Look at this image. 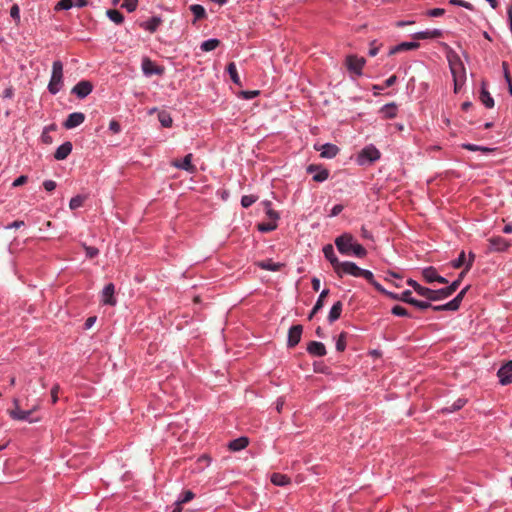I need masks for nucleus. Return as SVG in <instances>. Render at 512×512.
Returning <instances> with one entry per match:
<instances>
[{
    "mask_svg": "<svg viewBox=\"0 0 512 512\" xmlns=\"http://www.w3.org/2000/svg\"><path fill=\"white\" fill-rule=\"evenodd\" d=\"M308 173H315L313 175V180L316 182H323L328 179L329 177V171L327 169H321L319 166L316 165H309L307 168Z\"/></svg>",
    "mask_w": 512,
    "mask_h": 512,
    "instance_id": "f3484780",
    "label": "nucleus"
},
{
    "mask_svg": "<svg viewBox=\"0 0 512 512\" xmlns=\"http://www.w3.org/2000/svg\"><path fill=\"white\" fill-rule=\"evenodd\" d=\"M419 46H420V44L418 42H403V43H400V44L396 45L395 47H393L390 50V54L393 55V54L407 51V50H415V49L419 48Z\"/></svg>",
    "mask_w": 512,
    "mask_h": 512,
    "instance_id": "393cba45",
    "label": "nucleus"
},
{
    "mask_svg": "<svg viewBox=\"0 0 512 512\" xmlns=\"http://www.w3.org/2000/svg\"><path fill=\"white\" fill-rule=\"evenodd\" d=\"M263 205L265 206V212L266 215L271 222L277 223V220L279 219V214L275 210L271 208V202L270 201H264Z\"/></svg>",
    "mask_w": 512,
    "mask_h": 512,
    "instance_id": "f704fd0d",
    "label": "nucleus"
},
{
    "mask_svg": "<svg viewBox=\"0 0 512 512\" xmlns=\"http://www.w3.org/2000/svg\"><path fill=\"white\" fill-rule=\"evenodd\" d=\"M411 291L405 290L401 293L400 301L406 302L408 304H411L421 310L428 309L429 307H432L431 303L425 302V301H419L411 297Z\"/></svg>",
    "mask_w": 512,
    "mask_h": 512,
    "instance_id": "9d476101",
    "label": "nucleus"
},
{
    "mask_svg": "<svg viewBox=\"0 0 512 512\" xmlns=\"http://www.w3.org/2000/svg\"><path fill=\"white\" fill-rule=\"evenodd\" d=\"M219 44H220V41L218 39H209V40L204 41L201 44V50L205 51V52H209V51L216 49L219 46Z\"/></svg>",
    "mask_w": 512,
    "mask_h": 512,
    "instance_id": "4c0bfd02",
    "label": "nucleus"
},
{
    "mask_svg": "<svg viewBox=\"0 0 512 512\" xmlns=\"http://www.w3.org/2000/svg\"><path fill=\"white\" fill-rule=\"evenodd\" d=\"M138 0H125L121 6L126 8L129 12H132L137 7Z\"/></svg>",
    "mask_w": 512,
    "mask_h": 512,
    "instance_id": "5fc2aeb1",
    "label": "nucleus"
},
{
    "mask_svg": "<svg viewBox=\"0 0 512 512\" xmlns=\"http://www.w3.org/2000/svg\"><path fill=\"white\" fill-rule=\"evenodd\" d=\"M162 20L159 17H152L150 20H148L145 24L142 26L148 30L149 32L153 33L157 30L159 25L161 24Z\"/></svg>",
    "mask_w": 512,
    "mask_h": 512,
    "instance_id": "e433bc0d",
    "label": "nucleus"
},
{
    "mask_svg": "<svg viewBox=\"0 0 512 512\" xmlns=\"http://www.w3.org/2000/svg\"><path fill=\"white\" fill-rule=\"evenodd\" d=\"M346 336L347 334L345 332H342L337 341H336V350L339 352H343L346 348Z\"/></svg>",
    "mask_w": 512,
    "mask_h": 512,
    "instance_id": "a18cd8bd",
    "label": "nucleus"
},
{
    "mask_svg": "<svg viewBox=\"0 0 512 512\" xmlns=\"http://www.w3.org/2000/svg\"><path fill=\"white\" fill-rule=\"evenodd\" d=\"M13 403L15 405L14 410H10L9 414L10 416L15 420H26L28 419L29 415L32 413V410L29 411H22L19 407V400L14 399Z\"/></svg>",
    "mask_w": 512,
    "mask_h": 512,
    "instance_id": "aec40b11",
    "label": "nucleus"
},
{
    "mask_svg": "<svg viewBox=\"0 0 512 512\" xmlns=\"http://www.w3.org/2000/svg\"><path fill=\"white\" fill-rule=\"evenodd\" d=\"M63 86V63L56 60L52 65V74L48 84V90L51 94H57Z\"/></svg>",
    "mask_w": 512,
    "mask_h": 512,
    "instance_id": "f03ea898",
    "label": "nucleus"
},
{
    "mask_svg": "<svg viewBox=\"0 0 512 512\" xmlns=\"http://www.w3.org/2000/svg\"><path fill=\"white\" fill-rule=\"evenodd\" d=\"M360 267H358L355 263L350 261L341 262L335 273L338 277L342 278L344 274H349L354 277H359Z\"/></svg>",
    "mask_w": 512,
    "mask_h": 512,
    "instance_id": "423d86ee",
    "label": "nucleus"
},
{
    "mask_svg": "<svg viewBox=\"0 0 512 512\" xmlns=\"http://www.w3.org/2000/svg\"><path fill=\"white\" fill-rule=\"evenodd\" d=\"M115 287L112 283L106 285L102 291V302L107 305H115L116 300L114 298Z\"/></svg>",
    "mask_w": 512,
    "mask_h": 512,
    "instance_id": "6ab92c4d",
    "label": "nucleus"
},
{
    "mask_svg": "<svg viewBox=\"0 0 512 512\" xmlns=\"http://www.w3.org/2000/svg\"><path fill=\"white\" fill-rule=\"evenodd\" d=\"M83 247L86 251V256L88 258H94L99 254V250L96 247L87 246L85 244L83 245Z\"/></svg>",
    "mask_w": 512,
    "mask_h": 512,
    "instance_id": "6e6d98bb",
    "label": "nucleus"
},
{
    "mask_svg": "<svg viewBox=\"0 0 512 512\" xmlns=\"http://www.w3.org/2000/svg\"><path fill=\"white\" fill-rule=\"evenodd\" d=\"M73 6V0H60L55 6V10H68Z\"/></svg>",
    "mask_w": 512,
    "mask_h": 512,
    "instance_id": "8fccbe9b",
    "label": "nucleus"
},
{
    "mask_svg": "<svg viewBox=\"0 0 512 512\" xmlns=\"http://www.w3.org/2000/svg\"><path fill=\"white\" fill-rule=\"evenodd\" d=\"M466 263V256H465V252L464 251H461V253L459 254L458 258L455 259L454 261H452L451 265L453 268L455 269H459L460 267H462L464 264Z\"/></svg>",
    "mask_w": 512,
    "mask_h": 512,
    "instance_id": "09e8293b",
    "label": "nucleus"
},
{
    "mask_svg": "<svg viewBox=\"0 0 512 512\" xmlns=\"http://www.w3.org/2000/svg\"><path fill=\"white\" fill-rule=\"evenodd\" d=\"M72 151V143L67 141L60 145L55 151L54 158L56 160L66 159Z\"/></svg>",
    "mask_w": 512,
    "mask_h": 512,
    "instance_id": "412c9836",
    "label": "nucleus"
},
{
    "mask_svg": "<svg viewBox=\"0 0 512 512\" xmlns=\"http://www.w3.org/2000/svg\"><path fill=\"white\" fill-rule=\"evenodd\" d=\"M271 482L276 486H285L290 482V479L285 474L273 473L271 475Z\"/></svg>",
    "mask_w": 512,
    "mask_h": 512,
    "instance_id": "c756f323",
    "label": "nucleus"
},
{
    "mask_svg": "<svg viewBox=\"0 0 512 512\" xmlns=\"http://www.w3.org/2000/svg\"><path fill=\"white\" fill-rule=\"evenodd\" d=\"M475 259V254L472 252L469 253V260L465 264V269L458 275V278L453 281L450 286L446 288H441L438 290H432L430 288L421 286L418 282H416L413 279H408L407 284L411 286L420 296L427 298L431 301H438L445 298H448L451 296L460 286L463 278L465 277L466 273L470 270V268L473 265V261Z\"/></svg>",
    "mask_w": 512,
    "mask_h": 512,
    "instance_id": "f257e3e1",
    "label": "nucleus"
},
{
    "mask_svg": "<svg viewBox=\"0 0 512 512\" xmlns=\"http://www.w3.org/2000/svg\"><path fill=\"white\" fill-rule=\"evenodd\" d=\"M227 72L229 73L230 78L233 81V83L240 86L241 81H240V77L238 75L237 68H236V65L234 62H230L227 65Z\"/></svg>",
    "mask_w": 512,
    "mask_h": 512,
    "instance_id": "72a5a7b5",
    "label": "nucleus"
},
{
    "mask_svg": "<svg viewBox=\"0 0 512 512\" xmlns=\"http://www.w3.org/2000/svg\"><path fill=\"white\" fill-rule=\"evenodd\" d=\"M142 70L145 75H161L164 72L162 67L156 66L149 58L143 60Z\"/></svg>",
    "mask_w": 512,
    "mask_h": 512,
    "instance_id": "dca6fc26",
    "label": "nucleus"
},
{
    "mask_svg": "<svg viewBox=\"0 0 512 512\" xmlns=\"http://www.w3.org/2000/svg\"><path fill=\"white\" fill-rule=\"evenodd\" d=\"M158 119L163 127H171L172 126L173 120L168 112H166V111L159 112Z\"/></svg>",
    "mask_w": 512,
    "mask_h": 512,
    "instance_id": "58836bf2",
    "label": "nucleus"
},
{
    "mask_svg": "<svg viewBox=\"0 0 512 512\" xmlns=\"http://www.w3.org/2000/svg\"><path fill=\"white\" fill-rule=\"evenodd\" d=\"M328 295H329V290H328V289H324V290L320 293V295H319V297H318V299H317V301H316V303H315V305H314V312H318V311H320V310L323 308V306H324V300H325V298H326Z\"/></svg>",
    "mask_w": 512,
    "mask_h": 512,
    "instance_id": "a19ab883",
    "label": "nucleus"
},
{
    "mask_svg": "<svg viewBox=\"0 0 512 512\" xmlns=\"http://www.w3.org/2000/svg\"><path fill=\"white\" fill-rule=\"evenodd\" d=\"M10 16L15 20L18 24L20 22V8L18 4H13L10 9Z\"/></svg>",
    "mask_w": 512,
    "mask_h": 512,
    "instance_id": "864d4df0",
    "label": "nucleus"
},
{
    "mask_svg": "<svg viewBox=\"0 0 512 512\" xmlns=\"http://www.w3.org/2000/svg\"><path fill=\"white\" fill-rule=\"evenodd\" d=\"M448 61L453 76H465V68L456 53L449 54Z\"/></svg>",
    "mask_w": 512,
    "mask_h": 512,
    "instance_id": "6e6552de",
    "label": "nucleus"
},
{
    "mask_svg": "<svg viewBox=\"0 0 512 512\" xmlns=\"http://www.w3.org/2000/svg\"><path fill=\"white\" fill-rule=\"evenodd\" d=\"M314 148L315 150L321 152V157L328 159L334 158L339 153L340 150L338 146L331 143H326L322 145L315 144Z\"/></svg>",
    "mask_w": 512,
    "mask_h": 512,
    "instance_id": "1a4fd4ad",
    "label": "nucleus"
},
{
    "mask_svg": "<svg viewBox=\"0 0 512 512\" xmlns=\"http://www.w3.org/2000/svg\"><path fill=\"white\" fill-rule=\"evenodd\" d=\"M422 276L426 282L432 283V282L436 281V278L438 277V273H437L436 268L430 266V267L423 269Z\"/></svg>",
    "mask_w": 512,
    "mask_h": 512,
    "instance_id": "7c9ffc66",
    "label": "nucleus"
},
{
    "mask_svg": "<svg viewBox=\"0 0 512 512\" xmlns=\"http://www.w3.org/2000/svg\"><path fill=\"white\" fill-rule=\"evenodd\" d=\"M445 13V10L442 9V8H433V9H430L426 12V15H428L429 17H440L442 15H444Z\"/></svg>",
    "mask_w": 512,
    "mask_h": 512,
    "instance_id": "4d7b16f0",
    "label": "nucleus"
},
{
    "mask_svg": "<svg viewBox=\"0 0 512 512\" xmlns=\"http://www.w3.org/2000/svg\"><path fill=\"white\" fill-rule=\"evenodd\" d=\"M307 351L310 355L317 356V357L325 356L327 353L325 345L323 343L317 342V341H311L307 345Z\"/></svg>",
    "mask_w": 512,
    "mask_h": 512,
    "instance_id": "a211bd4d",
    "label": "nucleus"
},
{
    "mask_svg": "<svg viewBox=\"0 0 512 512\" xmlns=\"http://www.w3.org/2000/svg\"><path fill=\"white\" fill-rule=\"evenodd\" d=\"M454 78V91L457 93L458 90L461 88V86L464 83L465 76H453Z\"/></svg>",
    "mask_w": 512,
    "mask_h": 512,
    "instance_id": "13d9d810",
    "label": "nucleus"
},
{
    "mask_svg": "<svg viewBox=\"0 0 512 512\" xmlns=\"http://www.w3.org/2000/svg\"><path fill=\"white\" fill-rule=\"evenodd\" d=\"M359 277H363L366 279L371 285L375 287V289L379 292H385V289L374 279V275L369 270L360 269Z\"/></svg>",
    "mask_w": 512,
    "mask_h": 512,
    "instance_id": "a878e982",
    "label": "nucleus"
},
{
    "mask_svg": "<svg viewBox=\"0 0 512 512\" xmlns=\"http://www.w3.org/2000/svg\"><path fill=\"white\" fill-rule=\"evenodd\" d=\"M366 63V60L363 57H358L356 55H348L345 59V66L348 71L356 76L362 75V69Z\"/></svg>",
    "mask_w": 512,
    "mask_h": 512,
    "instance_id": "7ed1b4c3",
    "label": "nucleus"
},
{
    "mask_svg": "<svg viewBox=\"0 0 512 512\" xmlns=\"http://www.w3.org/2000/svg\"><path fill=\"white\" fill-rule=\"evenodd\" d=\"M351 252H353L357 257L363 258L366 256L367 251L366 249L359 243H354V245L351 248Z\"/></svg>",
    "mask_w": 512,
    "mask_h": 512,
    "instance_id": "c03bdc74",
    "label": "nucleus"
},
{
    "mask_svg": "<svg viewBox=\"0 0 512 512\" xmlns=\"http://www.w3.org/2000/svg\"><path fill=\"white\" fill-rule=\"evenodd\" d=\"M449 3L451 5H454V6L464 7L466 9H468V10H471V11L474 10L473 4H471L470 2L464 1V0H449Z\"/></svg>",
    "mask_w": 512,
    "mask_h": 512,
    "instance_id": "3c124183",
    "label": "nucleus"
},
{
    "mask_svg": "<svg viewBox=\"0 0 512 512\" xmlns=\"http://www.w3.org/2000/svg\"><path fill=\"white\" fill-rule=\"evenodd\" d=\"M27 181H28V177L25 175H21L17 179L14 180V182L12 183V186L19 187V186L24 185Z\"/></svg>",
    "mask_w": 512,
    "mask_h": 512,
    "instance_id": "e2e57ef3",
    "label": "nucleus"
},
{
    "mask_svg": "<svg viewBox=\"0 0 512 512\" xmlns=\"http://www.w3.org/2000/svg\"><path fill=\"white\" fill-rule=\"evenodd\" d=\"M261 269L268 270V271H279L283 264L275 263L271 259L262 260L258 262L257 264Z\"/></svg>",
    "mask_w": 512,
    "mask_h": 512,
    "instance_id": "c85d7f7f",
    "label": "nucleus"
},
{
    "mask_svg": "<svg viewBox=\"0 0 512 512\" xmlns=\"http://www.w3.org/2000/svg\"><path fill=\"white\" fill-rule=\"evenodd\" d=\"M465 403H466V400L458 399L453 403L452 407L450 409H448V411L453 412V411L459 410L465 405Z\"/></svg>",
    "mask_w": 512,
    "mask_h": 512,
    "instance_id": "680f3d73",
    "label": "nucleus"
},
{
    "mask_svg": "<svg viewBox=\"0 0 512 512\" xmlns=\"http://www.w3.org/2000/svg\"><path fill=\"white\" fill-rule=\"evenodd\" d=\"M303 332L302 325H293L288 332V347H295L301 340Z\"/></svg>",
    "mask_w": 512,
    "mask_h": 512,
    "instance_id": "2eb2a0df",
    "label": "nucleus"
},
{
    "mask_svg": "<svg viewBox=\"0 0 512 512\" xmlns=\"http://www.w3.org/2000/svg\"><path fill=\"white\" fill-rule=\"evenodd\" d=\"M83 203H84V197L77 195L70 200L69 207H70V209L75 210V209L81 207L83 205Z\"/></svg>",
    "mask_w": 512,
    "mask_h": 512,
    "instance_id": "49530a36",
    "label": "nucleus"
},
{
    "mask_svg": "<svg viewBox=\"0 0 512 512\" xmlns=\"http://www.w3.org/2000/svg\"><path fill=\"white\" fill-rule=\"evenodd\" d=\"M500 383L507 385L512 383V360L504 364L497 373Z\"/></svg>",
    "mask_w": 512,
    "mask_h": 512,
    "instance_id": "4468645a",
    "label": "nucleus"
},
{
    "mask_svg": "<svg viewBox=\"0 0 512 512\" xmlns=\"http://www.w3.org/2000/svg\"><path fill=\"white\" fill-rule=\"evenodd\" d=\"M43 186H44L45 190L50 192L56 188V182L53 180H46V181H44Z\"/></svg>",
    "mask_w": 512,
    "mask_h": 512,
    "instance_id": "338daca9",
    "label": "nucleus"
},
{
    "mask_svg": "<svg viewBox=\"0 0 512 512\" xmlns=\"http://www.w3.org/2000/svg\"><path fill=\"white\" fill-rule=\"evenodd\" d=\"M190 10L195 17L193 23H195L199 19L205 18L206 16V11L204 7L199 4L191 5Z\"/></svg>",
    "mask_w": 512,
    "mask_h": 512,
    "instance_id": "473e14b6",
    "label": "nucleus"
},
{
    "mask_svg": "<svg viewBox=\"0 0 512 512\" xmlns=\"http://www.w3.org/2000/svg\"><path fill=\"white\" fill-rule=\"evenodd\" d=\"M342 310L343 304L341 301L334 303L327 317L329 323H334L336 320H338L341 316Z\"/></svg>",
    "mask_w": 512,
    "mask_h": 512,
    "instance_id": "b1692460",
    "label": "nucleus"
},
{
    "mask_svg": "<svg viewBox=\"0 0 512 512\" xmlns=\"http://www.w3.org/2000/svg\"><path fill=\"white\" fill-rule=\"evenodd\" d=\"M92 89L93 85L90 81L82 80L73 87L72 93L82 99L88 96L92 92Z\"/></svg>",
    "mask_w": 512,
    "mask_h": 512,
    "instance_id": "9b49d317",
    "label": "nucleus"
},
{
    "mask_svg": "<svg viewBox=\"0 0 512 512\" xmlns=\"http://www.w3.org/2000/svg\"><path fill=\"white\" fill-rule=\"evenodd\" d=\"M462 148L469 150V151H481L483 153H490L495 150L493 148L478 146V145L469 144V143L462 144Z\"/></svg>",
    "mask_w": 512,
    "mask_h": 512,
    "instance_id": "ea45409f",
    "label": "nucleus"
},
{
    "mask_svg": "<svg viewBox=\"0 0 512 512\" xmlns=\"http://www.w3.org/2000/svg\"><path fill=\"white\" fill-rule=\"evenodd\" d=\"M443 33L439 29L427 30L417 32L413 35L414 39L423 40V39H434L442 37Z\"/></svg>",
    "mask_w": 512,
    "mask_h": 512,
    "instance_id": "5701e85b",
    "label": "nucleus"
},
{
    "mask_svg": "<svg viewBox=\"0 0 512 512\" xmlns=\"http://www.w3.org/2000/svg\"><path fill=\"white\" fill-rule=\"evenodd\" d=\"M85 121V114L82 112H74L68 115L67 119L63 123L66 129H73L81 125Z\"/></svg>",
    "mask_w": 512,
    "mask_h": 512,
    "instance_id": "ddd939ff",
    "label": "nucleus"
},
{
    "mask_svg": "<svg viewBox=\"0 0 512 512\" xmlns=\"http://www.w3.org/2000/svg\"><path fill=\"white\" fill-rule=\"evenodd\" d=\"M192 154H187L183 160L175 159L172 161V165L178 169L185 170L189 173H194L196 171V166L192 164Z\"/></svg>",
    "mask_w": 512,
    "mask_h": 512,
    "instance_id": "f8f14e48",
    "label": "nucleus"
},
{
    "mask_svg": "<svg viewBox=\"0 0 512 512\" xmlns=\"http://www.w3.org/2000/svg\"><path fill=\"white\" fill-rule=\"evenodd\" d=\"M396 80H397V76L396 75H392L387 80H385L384 86H381V87L375 86L374 88L375 89H384L385 87H390V86L395 84Z\"/></svg>",
    "mask_w": 512,
    "mask_h": 512,
    "instance_id": "bf43d9fd",
    "label": "nucleus"
},
{
    "mask_svg": "<svg viewBox=\"0 0 512 512\" xmlns=\"http://www.w3.org/2000/svg\"><path fill=\"white\" fill-rule=\"evenodd\" d=\"M106 15L112 22H114L117 25L122 24V22L124 21L123 14L116 9L107 10Z\"/></svg>",
    "mask_w": 512,
    "mask_h": 512,
    "instance_id": "2f4dec72",
    "label": "nucleus"
},
{
    "mask_svg": "<svg viewBox=\"0 0 512 512\" xmlns=\"http://www.w3.org/2000/svg\"><path fill=\"white\" fill-rule=\"evenodd\" d=\"M469 290V286H466L465 288H463L458 294L457 296L452 299L453 301H457V306L460 307V304L466 294V292Z\"/></svg>",
    "mask_w": 512,
    "mask_h": 512,
    "instance_id": "052dcab7",
    "label": "nucleus"
},
{
    "mask_svg": "<svg viewBox=\"0 0 512 512\" xmlns=\"http://www.w3.org/2000/svg\"><path fill=\"white\" fill-rule=\"evenodd\" d=\"M488 243V250L490 252H504L511 246L510 241L501 236H493L489 238Z\"/></svg>",
    "mask_w": 512,
    "mask_h": 512,
    "instance_id": "39448f33",
    "label": "nucleus"
},
{
    "mask_svg": "<svg viewBox=\"0 0 512 512\" xmlns=\"http://www.w3.org/2000/svg\"><path fill=\"white\" fill-rule=\"evenodd\" d=\"M397 107L395 104H387L381 109V113L383 114L384 118L386 119H392L396 116Z\"/></svg>",
    "mask_w": 512,
    "mask_h": 512,
    "instance_id": "c9c22d12",
    "label": "nucleus"
},
{
    "mask_svg": "<svg viewBox=\"0 0 512 512\" xmlns=\"http://www.w3.org/2000/svg\"><path fill=\"white\" fill-rule=\"evenodd\" d=\"M60 390V387L58 384H55L52 389H51V399H52V403H56L57 400H58V392Z\"/></svg>",
    "mask_w": 512,
    "mask_h": 512,
    "instance_id": "69168bd1",
    "label": "nucleus"
},
{
    "mask_svg": "<svg viewBox=\"0 0 512 512\" xmlns=\"http://www.w3.org/2000/svg\"><path fill=\"white\" fill-rule=\"evenodd\" d=\"M277 228V223L275 222H262L258 224V230L261 232H271Z\"/></svg>",
    "mask_w": 512,
    "mask_h": 512,
    "instance_id": "79ce46f5",
    "label": "nucleus"
},
{
    "mask_svg": "<svg viewBox=\"0 0 512 512\" xmlns=\"http://www.w3.org/2000/svg\"><path fill=\"white\" fill-rule=\"evenodd\" d=\"M354 243L355 242L353 241V236L351 234H343L335 240V245L338 251L345 255L351 253V248Z\"/></svg>",
    "mask_w": 512,
    "mask_h": 512,
    "instance_id": "20e7f679",
    "label": "nucleus"
},
{
    "mask_svg": "<svg viewBox=\"0 0 512 512\" xmlns=\"http://www.w3.org/2000/svg\"><path fill=\"white\" fill-rule=\"evenodd\" d=\"M380 152L379 150L370 145L362 149V151L359 153V160L361 164H364L365 161L372 163L380 158Z\"/></svg>",
    "mask_w": 512,
    "mask_h": 512,
    "instance_id": "0eeeda50",
    "label": "nucleus"
},
{
    "mask_svg": "<svg viewBox=\"0 0 512 512\" xmlns=\"http://www.w3.org/2000/svg\"><path fill=\"white\" fill-rule=\"evenodd\" d=\"M242 95L245 99H253L255 98L256 96L259 95V91L257 90H253V91H243L242 92Z\"/></svg>",
    "mask_w": 512,
    "mask_h": 512,
    "instance_id": "774afa93",
    "label": "nucleus"
},
{
    "mask_svg": "<svg viewBox=\"0 0 512 512\" xmlns=\"http://www.w3.org/2000/svg\"><path fill=\"white\" fill-rule=\"evenodd\" d=\"M443 308H444V311L445 310L456 311L459 309V307L457 306V301H453V300L449 301L446 304H443Z\"/></svg>",
    "mask_w": 512,
    "mask_h": 512,
    "instance_id": "0e129e2a",
    "label": "nucleus"
},
{
    "mask_svg": "<svg viewBox=\"0 0 512 512\" xmlns=\"http://www.w3.org/2000/svg\"><path fill=\"white\" fill-rule=\"evenodd\" d=\"M257 197L254 195H244L241 199V205L244 208L250 207L252 204H254L257 201Z\"/></svg>",
    "mask_w": 512,
    "mask_h": 512,
    "instance_id": "de8ad7c7",
    "label": "nucleus"
},
{
    "mask_svg": "<svg viewBox=\"0 0 512 512\" xmlns=\"http://www.w3.org/2000/svg\"><path fill=\"white\" fill-rule=\"evenodd\" d=\"M248 443H249L248 438L240 437V438L232 440L228 446H229V449L232 451H240V450L246 448Z\"/></svg>",
    "mask_w": 512,
    "mask_h": 512,
    "instance_id": "cd10ccee",
    "label": "nucleus"
},
{
    "mask_svg": "<svg viewBox=\"0 0 512 512\" xmlns=\"http://www.w3.org/2000/svg\"><path fill=\"white\" fill-rule=\"evenodd\" d=\"M323 253L326 259L331 263L335 271L341 262L336 257L333 246L331 244H327L326 246H324Z\"/></svg>",
    "mask_w": 512,
    "mask_h": 512,
    "instance_id": "4be33fe9",
    "label": "nucleus"
},
{
    "mask_svg": "<svg viewBox=\"0 0 512 512\" xmlns=\"http://www.w3.org/2000/svg\"><path fill=\"white\" fill-rule=\"evenodd\" d=\"M391 313L395 316H399V317H410L411 315L409 314V312L407 311L406 308L400 306V305H395L392 309H391Z\"/></svg>",
    "mask_w": 512,
    "mask_h": 512,
    "instance_id": "37998d69",
    "label": "nucleus"
},
{
    "mask_svg": "<svg viewBox=\"0 0 512 512\" xmlns=\"http://www.w3.org/2000/svg\"><path fill=\"white\" fill-rule=\"evenodd\" d=\"M194 493L190 490H187L183 493L182 498L177 501V505L180 506L181 504L187 503L191 501L194 498Z\"/></svg>",
    "mask_w": 512,
    "mask_h": 512,
    "instance_id": "603ef678",
    "label": "nucleus"
},
{
    "mask_svg": "<svg viewBox=\"0 0 512 512\" xmlns=\"http://www.w3.org/2000/svg\"><path fill=\"white\" fill-rule=\"evenodd\" d=\"M479 98H480L481 102L485 105V107H487V108H493L494 107V100L491 97V95L488 92V90L486 89V84H485L484 81L482 82V87H481L480 97Z\"/></svg>",
    "mask_w": 512,
    "mask_h": 512,
    "instance_id": "bb28decb",
    "label": "nucleus"
}]
</instances>
